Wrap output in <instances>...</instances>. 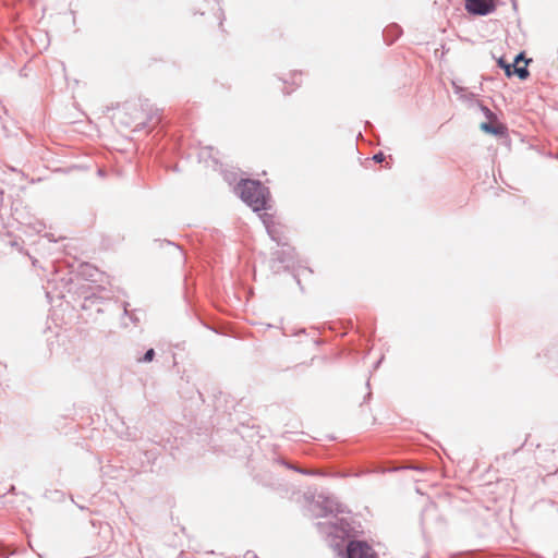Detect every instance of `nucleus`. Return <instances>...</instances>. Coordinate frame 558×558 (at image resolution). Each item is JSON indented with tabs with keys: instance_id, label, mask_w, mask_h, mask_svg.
I'll list each match as a JSON object with an SVG mask.
<instances>
[{
	"instance_id": "f257e3e1",
	"label": "nucleus",
	"mask_w": 558,
	"mask_h": 558,
	"mask_svg": "<svg viewBox=\"0 0 558 558\" xmlns=\"http://www.w3.org/2000/svg\"><path fill=\"white\" fill-rule=\"evenodd\" d=\"M236 192L242 201L246 203L254 211L265 208L267 203L268 191L260 182L255 180H242L236 185Z\"/></svg>"
},
{
	"instance_id": "f03ea898",
	"label": "nucleus",
	"mask_w": 558,
	"mask_h": 558,
	"mask_svg": "<svg viewBox=\"0 0 558 558\" xmlns=\"http://www.w3.org/2000/svg\"><path fill=\"white\" fill-rule=\"evenodd\" d=\"M348 558H376L373 548L362 541H351L347 546Z\"/></svg>"
},
{
	"instance_id": "7ed1b4c3",
	"label": "nucleus",
	"mask_w": 558,
	"mask_h": 558,
	"mask_svg": "<svg viewBox=\"0 0 558 558\" xmlns=\"http://www.w3.org/2000/svg\"><path fill=\"white\" fill-rule=\"evenodd\" d=\"M465 9L475 15H487L495 10L494 0H465Z\"/></svg>"
},
{
	"instance_id": "20e7f679",
	"label": "nucleus",
	"mask_w": 558,
	"mask_h": 558,
	"mask_svg": "<svg viewBox=\"0 0 558 558\" xmlns=\"http://www.w3.org/2000/svg\"><path fill=\"white\" fill-rule=\"evenodd\" d=\"M265 222V226H266V229H267V232L270 236V239L274 241V242H277L278 244L282 241V236H281V231H280V228L278 225H276L275 222H267L266 220L264 221Z\"/></svg>"
},
{
	"instance_id": "39448f33",
	"label": "nucleus",
	"mask_w": 558,
	"mask_h": 558,
	"mask_svg": "<svg viewBox=\"0 0 558 558\" xmlns=\"http://www.w3.org/2000/svg\"><path fill=\"white\" fill-rule=\"evenodd\" d=\"M481 130H483L486 133L494 134V135H502L505 133V126L501 124L494 125L489 122H483L481 124Z\"/></svg>"
},
{
	"instance_id": "423d86ee",
	"label": "nucleus",
	"mask_w": 558,
	"mask_h": 558,
	"mask_svg": "<svg viewBox=\"0 0 558 558\" xmlns=\"http://www.w3.org/2000/svg\"><path fill=\"white\" fill-rule=\"evenodd\" d=\"M454 92L463 100H474L476 98V95L474 93H469L463 87L457 85H454Z\"/></svg>"
},
{
	"instance_id": "0eeeda50",
	"label": "nucleus",
	"mask_w": 558,
	"mask_h": 558,
	"mask_svg": "<svg viewBox=\"0 0 558 558\" xmlns=\"http://www.w3.org/2000/svg\"><path fill=\"white\" fill-rule=\"evenodd\" d=\"M513 72L519 76V78L525 80L529 76L530 73L526 69V65L520 66L518 64H513Z\"/></svg>"
},
{
	"instance_id": "6e6552de",
	"label": "nucleus",
	"mask_w": 558,
	"mask_h": 558,
	"mask_svg": "<svg viewBox=\"0 0 558 558\" xmlns=\"http://www.w3.org/2000/svg\"><path fill=\"white\" fill-rule=\"evenodd\" d=\"M478 107L487 119L492 120L496 118L495 113L489 108L484 106L482 102H478Z\"/></svg>"
},
{
	"instance_id": "1a4fd4ad",
	"label": "nucleus",
	"mask_w": 558,
	"mask_h": 558,
	"mask_svg": "<svg viewBox=\"0 0 558 558\" xmlns=\"http://www.w3.org/2000/svg\"><path fill=\"white\" fill-rule=\"evenodd\" d=\"M154 356H155V351H154V349H149V350L145 353V355H144V357H143V360H142V361H143V362H150V361H153Z\"/></svg>"
},
{
	"instance_id": "9d476101",
	"label": "nucleus",
	"mask_w": 558,
	"mask_h": 558,
	"mask_svg": "<svg viewBox=\"0 0 558 558\" xmlns=\"http://www.w3.org/2000/svg\"><path fill=\"white\" fill-rule=\"evenodd\" d=\"M499 64H500V66H502L505 69L506 74L508 76H510L511 75L510 64L505 63L502 60H499Z\"/></svg>"
},
{
	"instance_id": "9b49d317",
	"label": "nucleus",
	"mask_w": 558,
	"mask_h": 558,
	"mask_svg": "<svg viewBox=\"0 0 558 558\" xmlns=\"http://www.w3.org/2000/svg\"><path fill=\"white\" fill-rule=\"evenodd\" d=\"M373 159L376 161V162H381L384 160V155L381 153L375 155L373 157Z\"/></svg>"
},
{
	"instance_id": "f8f14e48",
	"label": "nucleus",
	"mask_w": 558,
	"mask_h": 558,
	"mask_svg": "<svg viewBox=\"0 0 558 558\" xmlns=\"http://www.w3.org/2000/svg\"><path fill=\"white\" fill-rule=\"evenodd\" d=\"M522 60H523V53L518 54L514 59V64L519 65L520 61H522Z\"/></svg>"
}]
</instances>
